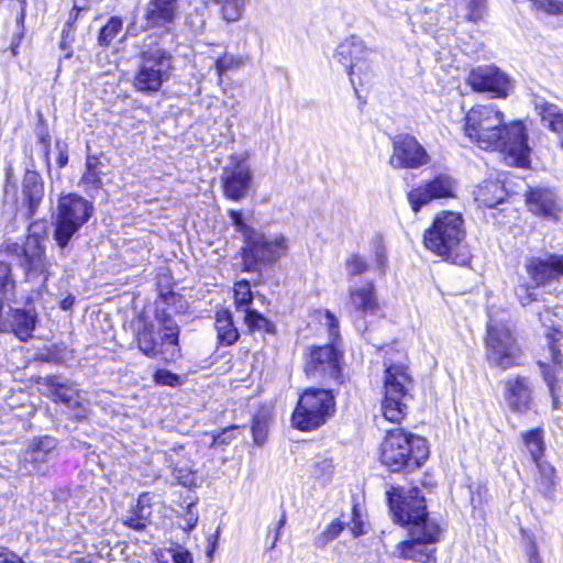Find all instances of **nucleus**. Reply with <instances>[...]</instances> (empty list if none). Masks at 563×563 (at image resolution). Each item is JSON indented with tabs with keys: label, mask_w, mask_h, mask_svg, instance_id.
<instances>
[{
	"label": "nucleus",
	"mask_w": 563,
	"mask_h": 563,
	"mask_svg": "<svg viewBox=\"0 0 563 563\" xmlns=\"http://www.w3.org/2000/svg\"><path fill=\"white\" fill-rule=\"evenodd\" d=\"M465 135L483 150H500L509 165L527 167L530 147L526 126L520 121L505 123L503 111L495 104H476L465 115Z\"/></svg>",
	"instance_id": "nucleus-1"
},
{
	"label": "nucleus",
	"mask_w": 563,
	"mask_h": 563,
	"mask_svg": "<svg viewBox=\"0 0 563 563\" xmlns=\"http://www.w3.org/2000/svg\"><path fill=\"white\" fill-rule=\"evenodd\" d=\"M423 244L433 254L454 264L466 265L470 252L465 244L464 219L461 213L441 211L423 234Z\"/></svg>",
	"instance_id": "nucleus-2"
},
{
	"label": "nucleus",
	"mask_w": 563,
	"mask_h": 563,
	"mask_svg": "<svg viewBox=\"0 0 563 563\" xmlns=\"http://www.w3.org/2000/svg\"><path fill=\"white\" fill-rule=\"evenodd\" d=\"M428 455L424 438L399 428L389 430L380 445V461L393 472L416 468Z\"/></svg>",
	"instance_id": "nucleus-3"
},
{
	"label": "nucleus",
	"mask_w": 563,
	"mask_h": 563,
	"mask_svg": "<svg viewBox=\"0 0 563 563\" xmlns=\"http://www.w3.org/2000/svg\"><path fill=\"white\" fill-rule=\"evenodd\" d=\"M155 320L164 333L161 334L153 322H144L136 332L137 346L148 357L175 362L180 356L178 325L165 310L156 309Z\"/></svg>",
	"instance_id": "nucleus-4"
},
{
	"label": "nucleus",
	"mask_w": 563,
	"mask_h": 563,
	"mask_svg": "<svg viewBox=\"0 0 563 563\" xmlns=\"http://www.w3.org/2000/svg\"><path fill=\"white\" fill-rule=\"evenodd\" d=\"M385 397L382 402V411L386 420L399 423L407 415L413 382L404 364H385Z\"/></svg>",
	"instance_id": "nucleus-5"
},
{
	"label": "nucleus",
	"mask_w": 563,
	"mask_h": 563,
	"mask_svg": "<svg viewBox=\"0 0 563 563\" xmlns=\"http://www.w3.org/2000/svg\"><path fill=\"white\" fill-rule=\"evenodd\" d=\"M334 409L335 399L330 389H306L292 413V424L303 431L314 430L325 423Z\"/></svg>",
	"instance_id": "nucleus-6"
},
{
	"label": "nucleus",
	"mask_w": 563,
	"mask_h": 563,
	"mask_svg": "<svg viewBox=\"0 0 563 563\" xmlns=\"http://www.w3.org/2000/svg\"><path fill=\"white\" fill-rule=\"evenodd\" d=\"M93 206L77 195H67L59 199L54 221V241L65 249L71 238L89 220Z\"/></svg>",
	"instance_id": "nucleus-7"
},
{
	"label": "nucleus",
	"mask_w": 563,
	"mask_h": 563,
	"mask_svg": "<svg viewBox=\"0 0 563 563\" xmlns=\"http://www.w3.org/2000/svg\"><path fill=\"white\" fill-rule=\"evenodd\" d=\"M173 56L155 44L141 53V63L134 75L133 85L144 93L157 92L169 79L173 68Z\"/></svg>",
	"instance_id": "nucleus-8"
},
{
	"label": "nucleus",
	"mask_w": 563,
	"mask_h": 563,
	"mask_svg": "<svg viewBox=\"0 0 563 563\" xmlns=\"http://www.w3.org/2000/svg\"><path fill=\"white\" fill-rule=\"evenodd\" d=\"M486 356L497 366L508 368L520 356V349L506 320L490 319L487 324Z\"/></svg>",
	"instance_id": "nucleus-9"
},
{
	"label": "nucleus",
	"mask_w": 563,
	"mask_h": 563,
	"mask_svg": "<svg viewBox=\"0 0 563 563\" xmlns=\"http://www.w3.org/2000/svg\"><path fill=\"white\" fill-rule=\"evenodd\" d=\"M244 244L243 265L249 272L257 271L262 264L276 262L288 251L287 239L282 234L266 235L255 231Z\"/></svg>",
	"instance_id": "nucleus-10"
},
{
	"label": "nucleus",
	"mask_w": 563,
	"mask_h": 563,
	"mask_svg": "<svg viewBox=\"0 0 563 563\" xmlns=\"http://www.w3.org/2000/svg\"><path fill=\"white\" fill-rule=\"evenodd\" d=\"M373 53V49L357 35L344 38L336 47L335 58L347 69L350 81L356 95L358 93L356 78L358 85H362V76H366L372 70L371 56Z\"/></svg>",
	"instance_id": "nucleus-11"
},
{
	"label": "nucleus",
	"mask_w": 563,
	"mask_h": 563,
	"mask_svg": "<svg viewBox=\"0 0 563 563\" xmlns=\"http://www.w3.org/2000/svg\"><path fill=\"white\" fill-rule=\"evenodd\" d=\"M388 501L395 521L401 525L423 527L424 522L431 521L426 511L424 498L417 487L407 490L393 488V492L388 493Z\"/></svg>",
	"instance_id": "nucleus-12"
},
{
	"label": "nucleus",
	"mask_w": 563,
	"mask_h": 563,
	"mask_svg": "<svg viewBox=\"0 0 563 563\" xmlns=\"http://www.w3.org/2000/svg\"><path fill=\"white\" fill-rule=\"evenodd\" d=\"M14 252H22L21 265L25 271V278L32 283L38 294L47 291L46 282L52 275L51 262L45 256V247L37 236H29L23 246L13 244Z\"/></svg>",
	"instance_id": "nucleus-13"
},
{
	"label": "nucleus",
	"mask_w": 563,
	"mask_h": 563,
	"mask_svg": "<svg viewBox=\"0 0 563 563\" xmlns=\"http://www.w3.org/2000/svg\"><path fill=\"white\" fill-rule=\"evenodd\" d=\"M342 353L333 345L314 346L308 354L305 372L311 379L323 384L342 380Z\"/></svg>",
	"instance_id": "nucleus-14"
},
{
	"label": "nucleus",
	"mask_w": 563,
	"mask_h": 563,
	"mask_svg": "<svg viewBox=\"0 0 563 563\" xmlns=\"http://www.w3.org/2000/svg\"><path fill=\"white\" fill-rule=\"evenodd\" d=\"M391 147L388 163L395 169H417L431 161L427 150L411 134L401 133L393 136Z\"/></svg>",
	"instance_id": "nucleus-15"
},
{
	"label": "nucleus",
	"mask_w": 563,
	"mask_h": 563,
	"mask_svg": "<svg viewBox=\"0 0 563 563\" xmlns=\"http://www.w3.org/2000/svg\"><path fill=\"white\" fill-rule=\"evenodd\" d=\"M221 181L228 199L239 201L245 198L253 181V172L246 159L231 156L230 163L222 169Z\"/></svg>",
	"instance_id": "nucleus-16"
},
{
	"label": "nucleus",
	"mask_w": 563,
	"mask_h": 563,
	"mask_svg": "<svg viewBox=\"0 0 563 563\" xmlns=\"http://www.w3.org/2000/svg\"><path fill=\"white\" fill-rule=\"evenodd\" d=\"M409 540L399 542L394 554L405 560L422 561L428 550L426 544L439 541L440 527L434 521L415 525L409 528Z\"/></svg>",
	"instance_id": "nucleus-17"
},
{
	"label": "nucleus",
	"mask_w": 563,
	"mask_h": 563,
	"mask_svg": "<svg viewBox=\"0 0 563 563\" xmlns=\"http://www.w3.org/2000/svg\"><path fill=\"white\" fill-rule=\"evenodd\" d=\"M57 440L49 435L36 437L30 440L22 454L21 470L26 474L46 475L48 463L56 453Z\"/></svg>",
	"instance_id": "nucleus-18"
},
{
	"label": "nucleus",
	"mask_w": 563,
	"mask_h": 563,
	"mask_svg": "<svg viewBox=\"0 0 563 563\" xmlns=\"http://www.w3.org/2000/svg\"><path fill=\"white\" fill-rule=\"evenodd\" d=\"M456 188L457 183L453 177L439 174L424 185L411 189L408 192V201L411 209L418 212L433 199L454 197Z\"/></svg>",
	"instance_id": "nucleus-19"
},
{
	"label": "nucleus",
	"mask_w": 563,
	"mask_h": 563,
	"mask_svg": "<svg viewBox=\"0 0 563 563\" xmlns=\"http://www.w3.org/2000/svg\"><path fill=\"white\" fill-rule=\"evenodd\" d=\"M467 84L475 91L492 92L499 98L507 97L511 88L508 76L495 66H479L472 69Z\"/></svg>",
	"instance_id": "nucleus-20"
},
{
	"label": "nucleus",
	"mask_w": 563,
	"mask_h": 563,
	"mask_svg": "<svg viewBox=\"0 0 563 563\" xmlns=\"http://www.w3.org/2000/svg\"><path fill=\"white\" fill-rule=\"evenodd\" d=\"M45 385L53 399L65 404L67 408L70 409L75 419L86 417L87 409L84 406L85 397L79 389L56 376L45 378Z\"/></svg>",
	"instance_id": "nucleus-21"
},
{
	"label": "nucleus",
	"mask_w": 563,
	"mask_h": 563,
	"mask_svg": "<svg viewBox=\"0 0 563 563\" xmlns=\"http://www.w3.org/2000/svg\"><path fill=\"white\" fill-rule=\"evenodd\" d=\"M526 269L536 286L545 285L563 277V255L545 254L533 256L526 263Z\"/></svg>",
	"instance_id": "nucleus-22"
},
{
	"label": "nucleus",
	"mask_w": 563,
	"mask_h": 563,
	"mask_svg": "<svg viewBox=\"0 0 563 563\" xmlns=\"http://www.w3.org/2000/svg\"><path fill=\"white\" fill-rule=\"evenodd\" d=\"M547 344L549 347L550 357H545V360H540L539 365L542 368L544 380L547 382L552 398H553V407H558V397L555 395V367H558L562 362V354L560 351V342L563 340V333L558 330H552L547 334Z\"/></svg>",
	"instance_id": "nucleus-23"
},
{
	"label": "nucleus",
	"mask_w": 563,
	"mask_h": 563,
	"mask_svg": "<svg viewBox=\"0 0 563 563\" xmlns=\"http://www.w3.org/2000/svg\"><path fill=\"white\" fill-rule=\"evenodd\" d=\"M526 203L532 213L548 219H558L561 212L556 195L549 188H530L526 192Z\"/></svg>",
	"instance_id": "nucleus-24"
},
{
	"label": "nucleus",
	"mask_w": 563,
	"mask_h": 563,
	"mask_svg": "<svg viewBox=\"0 0 563 563\" xmlns=\"http://www.w3.org/2000/svg\"><path fill=\"white\" fill-rule=\"evenodd\" d=\"M506 401L516 412H526L532 401V388L525 377H516L506 383Z\"/></svg>",
	"instance_id": "nucleus-25"
},
{
	"label": "nucleus",
	"mask_w": 563,
	"mask_h": 563,
	"mask_svg": "<svg viewBox=\"0 0 563 563\" xmlns=\"http://www.w3.org/2000/svg\"><path fill=\"white\" fill-rule=\"evenodd\" d=\"M44 198V183L35 170H26L22 184V200L30 217L34 216Z\"/></svg>",
	"instance_id": "nucleus-26"
},
{
	"label": "nucleus",
	"mask_w": 563,
	"mask_h": 563,
	"mask_svg": "<svg viewBox=\"0 0 563 563\" xmlns=\"http://www.w3.org/2000/svg\"><path fill=\"white\" fill-rule=\"evenodd\" d=\"M350 303L358 312L374 314L378 310V300L373 280L362 286H352L349 290Z\"/></svg>",
	"instance_id": "nucleus-27"
},
{
	"label": "nucleus",
	"mask_w": 563,
	"mask_h": 563,
	"mask_svg": "<svg viewBox=\"0 0 563 563\" xmlns=\"http://www.w3.org/2000/svg\"><path fill=\"white\" fill-rule=\"evenodd\" d=\"M177 11V0H151L145 12L147 25L162 26L172 23Z\"/></svg>",
	"instance_id": "nucleus-28"
},
{
	"label": "nucleus",
	"mask_w": 563,
	"mask_h": 563,
	"mask_svg": "<svg viewBox=\"0 0 563 563\" xmlns=\"http://www.w3.org/2000/svg\"><path fill=\"white\" fill-rule=\"evenodd\" d=\"M7 316L9 317V330L13 331L20 340L26 341L32 336L36 322L34 311L24 309L12 310L8 307Z\"/></svg>",
	"instance_id": "nucleus-29"
},
{
	"label": "nucleus",
	"mask_w": 563,
	"mask_h": 563,
	"mask_svg": "<svg viewBox=\"0 0 563 563\" xmlns=\"http://www.w3.org/2000/svg\"><path fill=\"white\" fill-rule=\"evenodd\" d=\"M475 201L483 207L494 208L504 201L506 191L498 180H486L474 190Z\"/></svg>",
	"instance_id": "nucleus-30"
},
{
	"label": "nucleus",
	"mask_w": 563,
	"mask_h": 563,
	"mask_svg": "<svg viewBox=\"0 0 563 563\" xmlns=\"http://www.w3.org/2000/svg\"><path fill=\"white\" fill-rule=\"evenodd\" d=\"M536 110L544 126L556 134L563 132V111L556 104L543 100L538 101L536 103Z\"/></svg>",
	"instance_id": "nucleus-31"
},
{
	"label": "nucleus",
	"mask_w": 563,
	"mask_h": 563,
	"mask_svg": "<svg viewBox=\"0 0 563 563\" xmlns=\"http://www.w3.org/2000/svg\"><path fill=\"white\" fill-rule=\"evenodd\" d=\"M214 327L218 333V340L221 344L231 345L238 340L239 332L228 310L217 312Z\"/></svg>",
	"instance_id": "nucleus-32"
},
{
	"label": "nucleus",
	"mask_w": 563,
	"mask_h": 563,
	"mask_svg": "<svg viewBox=\"0 0 563 563\" xmlns=\"http://www.w3.org/2000/svg\"><path fill=\"white\" fill-rule=\"evenodd\" d=\"M106 165L97 156L88 155L86 170L81 177V184L87 190H97L102 186L101 175L104 174Z\"/></svg>",
	"instance_id": "nucleus-33"
},
{
	"label": "nucleus",
	"mask_w": 563,
	"mask_h": 563,
	"mask_svg": "<svg viewBox=\"0 0 563 563\" xmlns=\"http://www.w3.org/2000/svg\"><path fill=\"white\" fill-rule=\"evenodd\" d=\"M456 12L459 16L476 22L484 15L485 0H456Z\"/></svg>",
	"instance_id": "nucleus-34"
},
{
	"label": "nucleus",
	"mask_w": 563,
	"mask_h": 563,
	"mask_svg": "<svg viewBox=\"0 0 563 563\" xmlns=\"http://www.w3.org/2000/svg\"><path fill=\"white\" fill-rule=\"evenodd\" d=\"M522 440L534 462L541 460L544 452L543 432L541 429H533L522 434Z\"/></svg>",
	"instance_id": "nucleus-35"
},
{
	"label": "nucleus",
	"mask_w": 563,
	"mask_h": 563,
	"mask_svg": "<svg viewBox=\"0 0 563 563\" xmlns=\"http://www.w3.org/2000/svg\"><path fill=\"white\" fill-rule=\"evenodd\" d=\"M539 472V489L544 496H550L555 485V468L548 462H534Z\"/></svg>",
	"instance_id": "nucleus-36"
},
{
	"label": "nucleus",
	"mask_w": 563,
	"mask_h": 563,
	"mask_svg": "<svg viewBox=\"0 0 563 563\" xmlns=\"http://www.w3.org/2000/svg\"><path fill=\"white\" fill-rule=\"evenodd\" d=\"M372 256H373V268L379 275L384 276L387 267V255L386 249L384 245L383 238L380 235H376L372 239Z\"/></svg>",
	"instance_id": "nucleus-37"
},
{
	"label": "nucleus",
	"mask_w": 563,
	"mask_h": 563,
	"mask_svg": "<svg viewBox=\"0 0 563 563\" xmlns=\"http://www.w3.org/2000/svg\"><path fill=\"white\" fill-rule=\"evenodd\" d=\"M214 2L220 7L223 20L233 22L242 16L245 0H214Z\"/></svg>",
	"instance_id": "nucleus-38"
},
{
	"label": "nucleus",
	"mask_w": 563,
	"mask_h": 563,
	"mask_svg": "<svg viewBox=\"0 0 563 563\" xmlns=\"http://www.w3.org/2000/svg\"><path fill=\"white\" fill-rule=\"evenodd\" d=\"M371 268L367 261L360 254L353 253L345 260V271L349 279L363 275Z\"/></svg>",
	"instance_id": "nucleus-39"
},
{
	"label": "nucleus",
	"mask_w": 563,
	"mask_h": 563,
	"mask_svg": "<svg viewBox=\"0 0 563 563\" xmlns=\"http://www.w3.org/2000/svg\"><path fill=\"white\" fill-rule=\"evenodd\" d=\"M122 30V20L112 16L108 23L100 30L98 42L101 46H108Z\"/></svg>",
	"instance_id": "nucleus-40"
},
{
	"label": "nucleus",
	"mask_w": 563,
	"mask_h": 563,
	"mask_svg": "<svg viewBox=\"0 0 563 563\" xmlns=\"http://www.w3.org/2000/svg\"><path fill=\"white\" fill-rule=\"evenodd\" d=\"M244 63L243 57L235 56L232 54H223L222 56L218 57L214 62L216 71L219 76V79L221 80V77L229 70L238 69L241 67Z\"/></svg>",
	"instance_id": "nucleus-41"
},
{
	"label": "nucleus",
	"mask_w": 563,
	"mask_h": 563,
	"mask_svg": "<svg viewBox=\"0 0 563 563\" xmlns=\"http://www.w3.org/2000/svg\"><path fill=\"white\" fill-rule=\"evenodd\" d=\"M245 323L251 331L260 330L271 332L273 330L272 323L256 310L246 309Z\"/></svg>",
	"instance_id": "nucleus-42"
},
{
	"label": "nucleus",
	"mask_w": 563,
	"mask_h": 563,
	"mask_svg": "<svg viewBox=\"0 0 563 563\" xmlns=\"http://www.w3.org/2000/svg\"><path fill=\"white\" fill-rule=\"evenodd\" d=\"M252 291L247 282H239L234 286V298L236 308L241 311H246L252 301Z\"/></svg>",
	"instance_id": "nucleus-43"
},
{
	"label": "nucleus",
	"mask_w": 563,
	"mask_h": 563,
	"mask_svg": "<svg viewBox=\"0 0 563 563\" xmlns=\"http://www.w3.org/2000/svg\"><path fill=\"white\" fill-rule=\"evenodd\" d=\"M332 468V460L323 456H317L309 464L310 474L316 478L328 477L331 474Z\"/></svg>",
	"instance_id": "nucleus-44"
},
{
	"label": "nucleus",
	"mask_w": 563,
	"mask_h": 563,
	"mask_svg": "<svg viewBox=\"0 0 563 563\" xmlns=\"http://www.w3.org/2000/svg\"><path fill=\"white\" fill-rule=\"evenodd\" d=\"M268 433V421L265 415L254 417L252 422V434L256 444H263Z\"/></svg>",
	"instance_id": "nucleus-45"
},
{
	"label": "nucleus",
	"mask_w": 563,
	"mask_h": 563,
	"mask_svg": "<svg viewBox=\"0 0 563 563\" xmlns=\"http://www.w3.org/2000/svg\"><path fill=\"white\" fill-rule=\"evenodd\" d=\"M14 287V280L11 277L10 265L0 261V295H5Z\"/></svg>",
	"instance_id": "nucleus-46"
},
{
	"label": "nucleus",
	"mask_w": 563,
	"mask_h": 563,
	"mask_svg": "<svg viewBox=\"0 0 563 563\" xmlns=\"http://www.w3.org/2000/svg\"><path fill=\"white\" fill-rule=\"evenodd\" d=\"M516 296L522 306L530 305L537 300L534 287L529 286L527 283L520 284L515 289Z\"/></svg>",
	"instance_id": "nucleus-47"
},
{
	"label": "nucleus",
	"mask_w": 563,
	"mask_h": 563,
	"mask_svg": "<svg viewBox=\"0 0 563 563\" xmlns=\"http://www.w3.org/2000/svg\"><path fill=\"white\" fill-rule=\"evenodd\" d=\"M154 379L159 385L176 387L181 384L180 376L167 369H158L154 375Z\"/></svg>",
	"instance_id": "nucleus-48"
},
{
	"label": "nucleus",
	"mask_w": 563,
	"mask_h": 563,
	"mask_svg": "<svg viewBox=\"0 0 563 563\" xmlns=\"http://www.w3.org/2000/svg\"><path fill=\"white\" fill-rule=\"evenodd\" d=\"M229 214L236 230L244 236L245 242L256 230L245 224L240 211L230 210Z\"/></svg>",
	"instance_id": "nucleus-49"
},
{
	"label": "nucleus",
	"mask_w": 563,
	"mask_h": 563,
	"mask_svg": "<svg viewBox=\"0 0 563 563\" xmlns=\"http://www.w3.org/2000/svg\"><path fill=\"white\" fill-rule=\"evenodd\" d=\"M141 500H139L137 507L140 508V515H133L129 519L125 520V523L135 529V530H142L146 526V519L150 515V511H145V508L141 506Z\"/></svg>",
	"instance_id": "nucleus-50"
},
{
	"label": "nucleus",
	"mask_w": 563,
	"mask_h": 563,
	"mask_svg": "<svg viewBox=\"0 0 563 563\" xmlns=\"http://www.w3.org/2000/svg\"><path fill=\"white\" fill-rule=\"evenodd\" d=\"M540 9L548 13H563V0H534Z\"/></svg>",
	"instance_id": "nucleus-51"
},
{
	"label": "nucleus",
	"mask_w": 563,
	"mask_h": 563,
	"mask_svg": "<svg viewBox=\"0 0 563 563\" xmlns=\"http://www.w3.org/2000/svg\"><path fill=\"white\" fill-rule=\"evenodd\" d=\"M526 555L528 563H543L538 550L536 539L533 537L528 538Z\"/></svg>",
	"instance_id": "nucleus-52"
},
{
	"label": "nucleus",
	"mask_w": 563,
	"mask_h": 563,
	"mask_svg": "<svg viewBox=\"0 0 563 563\" xmlns=\"http://www.w3.org/2000/svg\"><path fill=\"white\" fill-rule=\"evenodd\" d=\"M344 529V523L336 520L331 522L322 533L323 541L327 542L329 540L335 539L341 531Z\"/></svg>",
	"instance_id": "nucleus-53"
},
{
	"label": "nucleus",
	"mask_w": 563,
	"mask_h": 563,
	"mask_svg": "<svg viewBox=\"0 0 563 563\" xmlns=\"http://www.w3.org/2000/svg\"><path fill=\"white\" fill-rule=\"evenodd\" d=\"M55 147L58 152L57 165L59 168H63L68 163V145L66 144V142L57 140L55 143Z\"/></svg>",
	"instance_id": "nucleus-54"
},
{
	"label": "nucleus",
	"mask_w": 563,
	"mask_h": 563,
	"mask_svg": "<svg viewBox=\"0 0 563 563\" xmlns=\"http://www.w3.org/2000/svg\"><path fill=\"white\" fill-rule=\"evenodd\" d=\"M238 429V426H231L224 429L221 433L213 437L212 445L227 444L229 443L233 437L234 431Z\"/></svg>",
	"instance_id": "nucleus-55"
},
{
	"label": "nucleus",
	"mask_w": 563,
	"mask_h": 563,
	"mask_svg": "<svg viewBox=\"0 0 563 563\" xmlns=\"http://www.w3.org/2000/svg\"><path fill=\"white\" fill-rule=\"evenodd\" d=\"M172 558L174 563H194L191 553L184 548L175 550Z\"/></svg>",
	"instance_id": "nucleus-56"
},
{
	"label": "nucleus",
	"mask_w": 563,
	"mask_h": 563,
	"mask_svg": "<svg viewBox=\"0 0 563 563\" xmlns=\"http://www.w3.org/2000/svg\"><path fill=\"white\" fill-rule=\"evenodd\" d=\"M82 10H85V8L78 7L76 3L74 4L65 23V29H70L73 26V24L77 21L80 11Z\"/></svg>",
	"instance_id": "nucleus-57"
},
{
	"label": "nucleus",
	"mask_w": 563,
	"mask_h": 563,
	"mask_svg": "<svg viewBox=\"0 0 563 563\" xmlns=\"http://www.w3.org/2000/svg\"><path fill=\"white\" fill-rule=\"evenodd\" d=\"M218 538H219V529L217 530L216 534H210L208 538H207V541H208V549L206 551V554L209 559H211L213 556V553L216 551V547H217V541H218Z\"/></svg>",
	"instance_id": "nucleus-58"
},
{
	"label": "nucleus",
	"mask_w": 563,
	"mask_h": 563,
	"mask_svg": "<svg viewBox=\"0 0 563 563\" xmlns=\"http://www.w3.org/2000/svg\"><path fill=\"white\" fill-rule=\"evenodd\" d=\"M2 563H25V561L15 552L7 549L1 561Z\"/></svg>",
	"instance_id": "nucleus-59"
},
{
	"label": "nucleus",
	"mask_w": 563,
	"mask_h": 563,
	"mask_svg": "<svg viewBox=\"0 0 563 563\" xmlns=\"http://www.w3.org/2000/svg\"><path fill=\"white\" fill-rule=\"evenodd\" d=\"M325 318H327V322L329 325L330 334L336 335L338 329H339V322H338L336 318L330 311H327Z\"/></svg>",
	"instance_id": "nucleus-60"
},
{
	"label": "nucleus",
	"mask_w": 563,
	"mask_h": 563,
	"mask_svg": "<svg viewBox=\"0 0 563 563\" xmlns=\"http://www.w3.org/2000/svg\"><path fill=\"white\" fill-rule=\"evenodd\" d=\"M38 141L44 145L45 159L49 167V135L47 133H42L38 135Z\"/></svg>",
	"instance_id": "nucleus-61"
},
{
	"label": "nucleus",
	"mask_w": 563,
	"mask_h": 563,
	"mask_svg": "<svg viewBox=\"0 0 563 563\" xmlns=\"http://www.w3.org/2000/svg\"><path fill=\"white\" fill-rule=\"evenodd\" d=\"M177 479H178V483L184 486L191 485L194 482V478L190 473H186L185 475L177 476Z\"/></svg>",
	"instance_id": "nucleus-62"
},
{
	"label": "nucleus",
	"mask_w": 563,
	"mask_h": 563,
	"mask_svg": "<svg viewBox=\"0 0 563 563\" xmlns=\"http://www.w3.org/2000/svg\"><path fill=\"white\" fill-rule=\"evenodd\" d=\"M74 301H75L74 297L67 296L65 299H63L60 301V308L63 310H69L73 307Z\"/></svg>",
	"instance_id": "nucleus-63"
},
{
	"label": "nucleus",
	"mask_w": 563,
	"mask_h": 563,
	"mask_svg": "<svg viewBox=\"0 0 563 563\" xmlns=\"http://www.w3.org/2000/svg\"><path fill=\"white\" fill-rule=\"evenodd\" d=\"M433 550H428V552L426 553L424 558L422 559V563H437V560L433 555Z\"/></svg>",
	"instance_id": "nucleus-64"
}]
</instances>
